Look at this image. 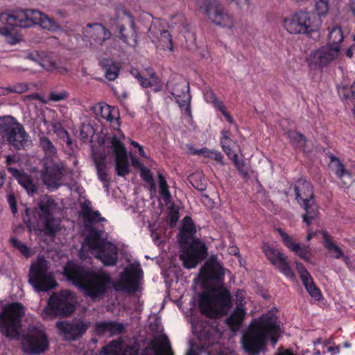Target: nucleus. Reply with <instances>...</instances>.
<instances>
[{
  "instance_id": "nucleus-11",
  "label": "nucleus",
  "mask_w": 355,
  "mask_h": 355,
  "mask_svg": "<svg viewBox=\"0 0 355 355\" xmlns=\"http://www.w3.org/2000/svg\"><path fill=\"white\" fill-rule=\"evenodd\" d=\"M74 311L75 305L72 301V293L68 290H62L53 293L49 297L44 314V316L66 317L70 315Z\"/></svg>"
},
{
  "instance_id": "nucleus-23",
  "label": "nucleus",
  "mask_w": 355,
  "mask_h": 355,
  "mask_svg": "<svg viewBox=\"0 0 355 355\" xmlns=\"http://www.w3.org/2000/svg\"><path fill=\"white\" fill-rule=\"evenodd\" d=\"M126 329V325L123 322L114 320H105L96 322L94 325V333L98 337L108 334L110 337L123 334Z\"/></svg>"
},
{
  "instance_id": "nucleus-3",
  "label": "nucleus",
  "mask_w": 355,
  "mask_h": 355,
  "mask_svg": "<svg viewBox=\"0 0 355 355\" xmlns=\"http://www.w3.org/2000/svg\"><path fill=\"white\" fill-rule=\"evenodd\" d=\"M281 327L277 318L270 312L261 315L252 321L248 331L242 337V345L245 352L256 355L266 347L269 340L272 345L277 343Z\"/></svg>"
},
{
  "instance_id": "nucleus-19",
  "label": "nucleus",
  "mask_w": 355,
  "mask_h": 355,
  "mask_svg": "<svg viewBox=\"0 0 355 355\" xmlns=\"http://www.w3.org/2000/svg\"><path fill=\"white\" fill-rule=\"evenodd\" d=\"M262 252L270 262L280 272L287 277H293L294 273L289 265L288 257L273 244L264 243L262 245Z\"/></svg>"
},
{
  "instance_id": "nucleus-21",
  "label": "nucleus",
  "mask_w": 355,
  "mask_h": 355,
  "mask_svg": "<svg viewBox=\"0 0 355 355\" xmlns=\"http://www.w3.org/2000/svg\"><path fill=\"white\" fill-rule=\"evenodd\" d=\"M111 32L103 24L99 23H89L83 29V39L89 42L94 49H100L103 44L111 37Z\"/></svg>"
},
{
  "instance_id": "nucleus-5",
  "label": "nucleus",
  "mask_w": 355,
  "mask_h": 355,
  "mask_svg": "<svg viewBox=\"0 0 355 355\" xmlns=\"http://www.w3.org/2000/svg\"><path fill=\"white\" fill-rule=\"evenodd\" d=\"M0 20L8 26L20 28H28L35 24L48 30H54L57 27L51 18L34 9L3 12L0 14Z\"/></svg>"
},
{
  "instance_id": "nucleus-34",
  "label": "nucleus",
  "mask_w": 355,
  "mask_h": 355,
  "mask_svg": "<svg viewBox=\"0 0 355 355\" xmlns=\"http://www.w3.org/2000/svg\"><path fill=\"white\" fill-rule=\"evenodd\" d=\"M245 311L241 306H236L230 315L226 319V324L232 331H237L245 318Z\"/></svg>"
},
{
  "instance_id": "nucleus-41",
  "label": "nucleus",
  "mask_w": 355,
  "mask_h": 355,
  "mask_svg": "<svg viewBox=\"0 0 355 355\" xmlns=\"http://www.w3.org/2000/svg\"><path fill=\"white\" fill-rule=\"evenodd\" d=\"M221 135L220 139L221 148L227 156L231 158L232 154H235L232 151L233 140L230 138L231 132L229 130H223Z\"/></svg>"
},
{
  "instance_id": "nucleus-50",
  "label": "nucleus",
  "mask_w": 355,
  "mask_h": 355,
  "mask_svg": "<svg viewBox=\"0 0 355 355\" xmlns=\"http://www.w3.org/2000/svg\"><path fill=\"white\" fill-rule=\"evenodd\" d=\"M140 176L144 181L150 185V190L155 189V181L150 169L146 167L142 168L140 170Z\"/></svg>"
},
{
  "instance_id": "nucleus-46",
  "label": "nucleus",
  "mask_w": 355,
  "mask_h": 355,
  "mask_svg": "<svg viewBox=\"0 0 355 355\" xmlns=\"http://www.w3.org/2000/svg\"><path fill=\"white\" fill-rule=\"evenodd\" d=\"M330 0H314V12L320 17H325L330 8Z\"/></svg>"
},
{
  "instance_id": "nucleus-44",
  "label": "nucleus",
  "mask_w": 355,
  "mask_h": 355,
  "mask_svg": "<svg viewBox=\"0 0 355 355\" xmlns=\"http://www.w3.org/2000/svg\"><path fill=\"white\" fill-rule=\"evenodd\" d=\"M159 195L165 202H168L171 199V195L169 191L168 183L162 173H158Z\"/></svg>"
},
{
  "instance_id": "nucleus-4",
  "label": "nucleus",
  "mask_w": 355,
  "mask_h": 355,
  "mask_svg": "<svg viewBox=\"0 0 355 355\" xmlns=\"http://www.w3.org/2000/svg\"><path fill=\"white\" fill-rule=\"evenodd\" d=\"M58 209V203L53 196L42 195L39 198L37 207L25 209L23 220L30 231L55 236L60 230V221L56 218Z\"/></svg>"
},
{
  "instance_id": "nucleus-43",
  "label": "nucleus",
  "mask_w": 355,
  "mask_h": 355,
  "mask_svg": "<svg viewBox=\"0 0 355 355\" xmlns=\"http://www.w3.org/2000/svg\"><path fill=\"white\" fill-rule=\"evenodd\" d=\"M121 347L122 341L121 340H113L103 347L101 354L103 355H119Z\"/></svg>"
},
{
  "instance_id": "nucleus-17",
  "label": "nucleus",
  "mask_w": 355,
  "mask_h": 355,
  "mask_svg": "<svg viewBox=\"0 0 355 355\" xmlns=\"http://www.w3.org/2000/svg\"><path fill=\"white\" fill-rule=\"evenodd\" d=\"M22 349L24 352L31 355H36L45 352L49 349V341L43 330L25 334L23 336Z\"/></svg>"
},
{
  "instance_id": "nucleus-28",
  "label": "nucleus",
  "mask_w": 355,
  "mask_h": 355,
  "mask_svg": "<svg viewBox=\"0 0 355 355\" xmlns=\"http://www.w3.org/2000/svg\"><path fill=\"white\" fill-rule=\"evenodd\" d=\"M196 227L191 216H187L182 220V225L178 236V241L180 245L192 241L196 238Z\"/></svg>"
},
{
  "instance_id": "nucleus-58",
  "label": "nucleus",
  "mask_w": 355,
  "mask_h": 355,
  "mask_svg": "<svg viewBox=\"0 0 355 355\" xmlns=\"http://www.w3.org/2000/svg\"><path fill=\"white\" fill-rule=\"evenodd\" d=\"M67 96V93L66 92L60 93L51 92L49 94V99L54 102H58L65 99Z\"/></svg>"
},
{
  "instance_id": "nucleus-49",
  "label": "nucleus",
  "mask_w": 355,
  "mask_h": 355,
  "mask_svg": "<svg viewBox=\"0 0 355 355\" xmlns=\"http://www.w3.org/2000/svg\"><path fill=\"white\" fill-rule=\"evenodd\" d=\"M204 98L206 102L211 103L213 106L218 110L224 105L223 103L219 101L216 94L211 90H207L204 93Z\"/></svg>"
},
{
  "instance_id": "nucleus-48",
  "label": "nucleus",
  "mask_w": 355,
  "mask_h": 355,
  "mask_svg": "<svg viewBox=\"0 0 355 355\" xmlns=\"http://www.w3.org/2000/svg\"><path fill=\"white\" fill-rule=\"evenodd\" d=\"M10 242L12 246L17 249L24 257H29L31 256V250L25 243L15 237H11Z\"/></svg>"
},
{
  "instance_id": "nucleus-64",
  "label": "nucleus",
  "mask_w": 355,
  "mask_h": 355,
  "mask_svg": "<svg viewBox=\"0 0 355 355\" xmlns=\"http://www.w3.org/2000/svg\"><path fill=\"white\" fill-rule=\"evenodd\" d=\"M132 164L134 167L137 168L139 170H141L142 168L145 167L142 163H141L135 157L132 158Z\"/></svg>"
},
{
  "instance_id": "nucleus-8",
  "label": "nucleus",
  "mask_w": 355,
  "mask_h": 355,
  "mask_svg": "<svg viewBox=\"0 0 355 355\" xmlns=\"http://www.w3.org/2000/svg\"><path fill=\"white\" fill-rule=\"evenodd\" d=\"M0 135L17 150L24 148L29 137L24 126L11 116L0 117Z\"/></svg>"
},
{
  "instance_id": "nucleus-42",
  "label": "nucleus",
  "mask_w": 355,
  "mask_h": 355,
  "mask_svg": "<svg viewBox=\"0 0 355 355\" xmlns=\"http://www.w3.org/2000/svg\"><path fill=\"white\" fill-rule=\"evenodd\" d=\"M132 74L137 79L139 85L143 87L148 88L153 86H159V79L154 72L150 75L149 78L143 77L137 71L135 73Z\"/></svg>"
},
{
  "instance_id": "nucleus-45",
  "label": "nucleus",
  "mask_w": 355,
  "mask_h": 355,
  "mask_svg": "<svg viewBox=\"0 0 355 355\" xmlns=\"http://www.w3.org/2000/svg\"><path fill=\"white\" fill-rule=\"evenodd\" d=\"M107 139L109 141L110 147L113 150L115 156L127 153L124 144L117 136L113 135Z\"/></svg>"
},
{
  "instance_id": "nucleus-37",
  "label": "nucleus",
  "mask_w": 355,
  "mask_h": 355,
  "mask_svg": "<svg viewBox=\"0 0 355 355\" xmlns=\"http://www.w3.org/2000/svg\"><path fill=\"white\" fill-rule=\"evenodd\" d=\"M115 170L119 177H124L130 173L127 153L115 156Z\"/></svg>"
},
{
  "instance_id": "nucleus-38",
  "label": "nucleus",
  "mask_w": 355,
  "mask_h": 355,
  "mask_svg": "<svg viewBox=\"0 0 355 355\" xmlns=\"http://www.w3.org/2000/svg\"><path fill=\"white\" fill-rule=\"evenodd\" d=\"M39 142L40 146L45 155L44 159H54L57 154V149L50 139L42 135L39 137Z\"/></svg>"
},
{
  "instance_id": "nucleus-10",
  "label": "nucleus",
  "mask_w": 355,
  "mask_h": 355,
  "mask_svg": "<svg viewBox=\"0 0 355 355\" xmlns=\"http://www.w3.org/2000/svg\"><path fill=\"white\" fill-rule=\"evenodd\" d=\"M47 261L39 258L30 268L28 282L37 292H46L58 285L53 275L48 272Z\"/></svg>"
},
{
  "instance_id": "nucleus-26",
  "label": "nucleus",
  "mask_w": 355,
  "mask_h": 355,
  "mask_svg": "<svg viewBox=\"0 0 355 355\" xmlns=\"http://www.w3.org/2000/svg\"><path fill=\"white\" fill-rule=\"evenodd\" d=\"M8 171L17 180L19 184L26 191L29 196H33L37 192V185L33 181L31 175L14 167H8Z\"/></svg>"
},
{
  "instance_id": "nucleus-20",
  "label": "nucleus",
  "mask_w": 355,
  "mask_h": 355,
  "mask_svg": "<svg viewBox=\"0 0 355 355\" xmlns=\"http://www.w3.org/2000/svg\"><path fill=\"white\" fill-rule=\"evenodd\" d=\"M167 89L173 96L176 103L181 109L184 108L187 115L191 116V96L189 92V85L184 80L175 82L171 80L167 83Z\"/></svg>"
},
{
  "instance_id": "nucleus-57",
  "label": "nucleus",
  "mask_w": 355,
  "mask_h": 355,
  "mask_svg": "<svg viewBox=\"0 0 355 355\" xmlns=\"http://www.w3.org/2000/svg\"><path fill=\"white\" fill-rule=\"evenodd\" d=\"M82 216L83 219L89 218V215L94 211L91 206L90 202H85L82 206Z\"/></svg>"
},
{
  "instance_id": "nucleus-56",
  "label": "nucleus",
  "mask_w": 355,
  "mask_h": 355,
  "mask_svg": "<svg viewBox=\"0 0 355 355\" xmlns=\"http://www.w3.org/2000/svg\"><path fill=\"white\" fill-rule=\"evenodd\" d=\"M54 131L60 137L63 139L67 137L68 144L71 143L68 132L62 125H59L58 128L55 127Z\"/></svg>"
},
{
  "instance_id": "nucleus-15",
  "label": "nucleus",
  "mask_w": 355,
  "mask_h": 355,
  "mask_svg": "<svg viewBox=\"0 0 355 355\" xmlns=\"http://www.w3.org/2000/svg\"><path fill=\"white\" fill-rule=\"evenodd\" d=\"M66 173L67 166L63 162L54 159H43L42 178L48 187L58 189Z\"/></svg>"
},
{
  "instance_id": "nucleus-16",
  "label": "nucleus",
  "mask_w": 355,
  "mask_h": 355,
  "mask_svg": "<svg viewBox=\"0 0 355 355\" xmlns=\"http://www.w3.org/2000/svg\"><path fill=\"white\" fill-rule=\"evenodd\" d=\"M112 26H116L119 32V38L126 44H128L129 37L133 38L134 43L137 41V31L135 28V18L127 10L118 11L114 18L111 19Z\"/></svg>"
},
{
  "instance_id": "nucleus-35",
  "label": "nucleus",
  "mask_w": 355,
  "mask_h": 355,
  "mask_svg": "<svg viewBox=\"0 0 355 355\" xmlns=\"http://www.w3.org/2000/svg\"><path fill=\"white\" fill-rule=\"evenodd\" d=\"M94 164L96 168L98 178L103 182V187L107 189L111 178L107 173V166L105 158H95Z\"/></svg>"
},
{
  "instance_id": "nucleus-7",
  "label": "nucleus",
  "mask_w": 355,
  "mask_h": 355,
  "mask_svg": "<svg viewBox=\"0 0 355 355\" xmlns=\"http://www.w3.org/2000/svg\"><path fill=\"white\" fill-rule=\"evenodd\" d=\"M295 199L297 203L304 209L302 220L307 226L312 224L318 214V205L315 200V195L312 184L304 179H299L294 185Z\"/></svg>"
},
{
  "instance_id": "nucleus-36",
  "label": "nucleus",
  "mask_w": 355,
  "mask_h": 355,
  "mask_svg": "<svg viewBox=\"0 0 355 355\" xmlns=\"http://www.w3.org/2000/svg\"><path fill=\"white\" fill-rule=\"evenodd\" d=\"M321 234L323 239V245L329 252H334L335 254L334 257L336 259H340L343 257V250L337 245V244L332 240L331 236L329 232L324 230L321 231Z\"/></svg>"
},
{
  "instance_id": "nucleus-12",
  "label": "nucleus",
  "mask_w": 355,
  "mask_h": 355,
  "mask_svg": "<svg viewBox=\"0 0 355 355\" xmlns=\"http://www.w3.org/2000/svg\"><path fill=\"white\" fill-rule=\"evenodd\" d=\"M180 248L182 254L180 258L183 262V266L188 269L195 268L207 256V248L199 239L180 245Z\"/></svg>"
},
{
  "instance_id": "nucleus-52",
  "label": "nucleus",
  "mask_w": 355,
  "mask_h": 355,
  "mask_svg": "<svg viewBox=\"0 0 355 355\" xmlns=\"http://www.w3.org/2000/svg\"><path fill=\"white\" fill-rule=\"evenodd\" d=\"M40 64L46 71H56L58 69L57 62L47 57L42 58Z\"/></svg>"
},
{
  "instance_id": "nucleus-24",
  "label": "nucleus",
  "mask_w": 355,
  "mask_h": 355,
  "mask_svg": "<svg viewBox=\"0 0 355 355\" xmlns=\"http://www.w3.org/2000/svg\"><path fill=\"white\" fill-rule=\"evenodd\" d=\"M280 236L284 245L291 252L299 256L306 261L309 260L310 248L309 245H301L295 242V241L286 233L282 228H276L275 230Z\"/></svg>"
},
{
  "instance_id": "nucleus-55",
  "label": "nucleus",
  "mask_w": 355,
  "mask_h": 355,
  "mask_svg": "<svg viewBox=\"0 0 355 355\" xmlns=\"http://www.w3.org/2000/svg\"><path fill=\"white\" fill-rule=\"evenodd\" d=\"M7 201L10 207V209L13 215L17 213V199L14 193H10L8 195Z\"/></svg>"
},
{
  "instance_id": "nucleus-47",
  "label": "nucleus",
  "mask_w": 355,
  "mask_h": 355,
  "mask_svg": "<svg viewBox=\"0 0 355 355\" xmlns=\"http://www.w3.org/2000/svg\"><path fill=\"white\" fill-rule=\"evenodd\" d=\"M229 159L232 161L239 173H241L243 177H247L248 175V169L246 167L245 162L243 159H239L236 153L232 154L231 158Z\"/></svg>"
},
{
  "instance_id": "nucleus-2",
  "label": "nucleus",
  "mask_w": 355,
  "mask_h": 355,
  "mask_svg": "<svg viewBox=\"0 0 355 355\" xmlns=\"http://www.w3.org/2000/svg\"><path fill=\"white\" fill-rule=\"evenodd\" d=\"M225 271L216 256H211L201 268L202 277L215 283L199 296L200 312L207 318L220 319L233 306L230 291L224 284Z\"/></svg>"
},
{
  "instance_id": "nucleus-9",
  "label": "nucleus",
  "mask_w": 355,
  "mask_h": 355,
  "mask_svg": "<svg viewBox=\"0 0 355 355\" xmlns=\"http://www.w3.org/2000/svg\"><path fill=\"white\" fill-rule=\"evenodd\" d=\"M195 6L214 24L230 29L234 26V17L217 0H195Z\"/></svg>"
},
{
  "instance_id": "nucleus-22",
  "label": "nucleus",
  "mask_w": 355,
  "mask_h": 355,
  "mask_svg": "<svg viewBox=\"0 0 355 355\" xmlns=\"http://www.w3.org/2000/svg\"><path fill=\"white\" fill-rule=\"evenodd\" d=\"M338 49L323 46L311 53L308 64L311 70L321 69L329 65L338 56Z\"/></svg>"
},
{
  "instance_id": "nucleus-25",
  "label": "nucleus",
  "mask_w": 355,
  "mask_h": 355,
  "mask_svg": "<svg viewBox=\"0 0 355 355\" xmlns=\"http://www.w3.org/2000/svg\"><path fill=\"white\" fill-rule=\"evenodd\" d=\"M296 268L306 291L315 300L320 301L322 297V293L313 282L309 272L302 263L299 262H296Z\"/></svg>"
},
{
  "instance_id": "nucleus-62",
  "label": "nucleus",
  "mask_w": 355,
  "mask_h": 355,
  "mask_svg": "<svg viewBox=\"0 0 355 355\" xmlns=\"http://www.w3.org/2000/svg\"><path fill=\"white\" fill-rule=\"evenodd\" d=\"M162 37H166L168 39V46H167V48L170 50V51H173V43H172V39H171V34L169 33L168 31H163V33H162Z\"/></svg>"
},
{
  "instance_id": "nucleus-61",
  "label": "nucleus",
  "mask_w": 355,
  "mask_h": 355,
  "mask_svg": "<svg viewBox=\"0 0 355 355\" xmlns=\"http://www.w3.org/2000/svg\"><path fill=\"white\" fill-rule=\"evenodd\" d=\"M340 345L329 346L327 347V351L331 354V355H337L340 352Z\"/></svg>"
},
{
  "instance_id": "nucleus-54",
  "label": "nucleus",
  "mask_w": 355,
  "mask_h": 355,
  "mask_svg": "<svg viewBox=\"0 0 355 355\" xmlns=\"http://www.w3.org/2000/svg\"><path fill=\"white\" fill-rule=\"evenodd\" d=\"M85 222L91 224H96L99 222L105 221V218L101 216L99 211H94L89 216V218H85Z\"/></svg>"
},
{
  "instance_id": "nucleus-30",
  "label": "nucleus",
  "mask_w": 355,
  "mask_h": 355,
  "mask_svg": "<svg viewBox=\"0 0 355 355\" xmlns=\"http://www.w3.org/2000/svg\"><path fill=\"white\" fill-rule=\"evenodd\" d=\"M103 233V230H97L94 227L88 229L86 241L89 248L96 250L109 242L106 239L102 237Z\"/></svg>"
},
{
  "instance_id": "nucleus-13",
  "label": "nucleus",
  "mask_w": 355,
  "mask_h": 355,
  "mask_svg": "<svg viewBox=\"0 0 355 355\" xmlns=\"http://www.w3.org/2000/svg\"><path fill=\"white\" fill-rule=\"evenodd\" d=\"M311 16L308 12H297L284 19V26L291 34L309 35L318 28L311 21Z\"/></svg>"
},
{
  "instance_id": "nucleus-31",
  "label": "nucleus",
  "mask_w": 355,
  "mask_h": 355,
  "mask_svg": "<svg viewBox=\"0 0 355 355\" xmlns=\"http://www.w3.org/2000/svg\"><path fill=\"white\" fill-rule=\"evenodd\" d=\"M331 163L336 162L335 175L340 180L345 186L349 184L352 181V173L345 168V165L334 155L331 154L329 156Z\"/></svg>"
},
{
  "instance_id": "nucleus-14",
  "label": "nucleus",
  "mask_w": 355,
  "mask_h": 355,
  "mask_svg": "<svg viewBox=\"0 0 355 355\" xmlns=\"http://www.w3.org/2000/svg\"><path fill=\"white\" fill-rule=\"evenodd\" d=\"M193 331L197 336L202 349H207L217 343L220 337L216 322L210 323L206 320H198L193 324Z\"/></svg>"
},
{
  "instance_id": "nucleus-29",
  "label": "nucleus",
  "mask_w": 355,
  "mask_h": 355,
  "mask_svg": "<svg viewBox=\"0 0 355 355\" xmlns=\"http://www.w3.org/2000/svg\"><path fill=\"white\" fill-rule=\"evenodd\" d=\"M96 114L112 123L119 125V111L114 106H110L105 103H101L95 107Z\"/></svg>"
},
{
  "instance_id": "nucleus-1",
  "label": "nucleus",
  "mask_w": 355,
  "mask_h": 355,
  "mask_svg": "<svg viewBox=\"0 0 355 355\" xmlns=\"http://www.w3.org/2000/svg\"><path fill=\"white\" fill-rule=\"evenodd\" d=\"M64 275L73 285L83 291L86 296L92 300H101L105 297L111 285L116 291L135 293L139 288L143 271L139 264L130 265L124 269L119 280L114 283L107 272H94L68 262L64 267Z\"/></svg>"
},
{
  "instance_id": "nucleus-27",
  "label": "nucleus",
  "mask_w": 355,
  "mask_h": 355,
  "mask_svg": "<svg viewBox=\"0 0 355 355\" xmlns=\"http://www.w3.org/2000/svg\"><path fill=\"white\" fill-rule=\"evenodd\" d=\"M96 250L98 251L96 258L101 261L105 266H112L116 263L118 251L116 245L110 241Z\"/></svg>"
},
{
  "instance_id": "nucleus-18",
  "label": "nucleus",
  "mask_w": 355,
  "mask_h": 355,
  "mask_svg": "<svg viewBox=\"0 0 355 355\" xmlns=\"http://www.w3.org/2000/svg\"><path fill=\"white\" fill-rule=\"evenodd\" d=\"M90 322L81 319H73L71 321H59L56 323V327L65 340L75 341L81 338L89 327Z\"/></svg>"
},
{
  "instance_id": "nucleus-40",
  "label": "nucleus",
  "mask_w": 355,
  "mask_h": 355,
  "mask_svg": "<svg viewBox=\"0 0 355 355\" xmlns=\"http://www.w3.org/2000/svg\"><path fill=\"white\" fill-rule=\"evenodd\" d=\"M287 136L291 144L295 145L297 148L304 150L307 143V138L302 133L295 130H289Z\"/></svg>"
},
{
  "instance_id": "nucleus-32",
  "label": "nucleus",
  "mask_w": 355,
  "mask_h": 355,
  "mask_svg": "<svg viewBox=\"0 0 355 355\" xmlns=\"http://www.w3.org/2000/svg\"><path fill=\"white\" fill-rule=\"evenodd\" d=\"M338 94L341 101L355 110V82L352 85H341L338 87Z\"/></svg>"
},
{
  "instance_id": "nucleus-59",
  "label": "nucleus",
  "mask_w": 355,
  "mask_h": 355,
  "mask_svg": "<svg viewBox=\"0 0 355 355\" xmlns=\"http://www.w3.org/2000/svg\"><path fill=\"white\" fill-rule=\"evenodd\" d=\"M90 132V133H92V128L91 126L89 125H83L80 130V138L83 141H87L89 137V135L88 134V132Z\"/></svg>"
},
{
  "instance_id": "nucleus-39",
  "label": "nucleus",
  "mask_w": 355,
  "mask_h": 355,
  "mask_svg": "<svg viewBox=\"0 0 355 355\" xmlns=\"http://www.w3.org/2000/svg\"><path fill=\"white\" fill-rule=\"evenodd\" d=\"M344 36L341 28L338 26L332 27L329 33V43L327 46H330L331 49H338V53L340 51V43L343 41Z\"/></svg>"
},
{
  "instance_id": "nucleus-53",
  "label": "nucleus",
  "mask_w": 355,
  "mask_h": 355,
  "mask_svg": "<svg viewBox=\"0 0 355 355\" xmlns=\"http://www.w3.org/2000/svg\"><path fill=\"white\" fill-rule=\"evenodd\" d=\"M10 92L16 94H23L28 90V85L26 83H18L9 86Z\"/></svg>"
},
{
  "instance_id": "nucleus-60",
  "label": "nucleus",
  "mask_w": 355,
  "mask_h": 355,
  "mask_svg": "<svg viewBox=\"0 0 355 355\" xmlns=\"http://www.w3.org/2000/svg\"><path fill=\"white\" fill-rule=\"evenodd\" d=\"M218 110L222 113V114L225 116V118L227 119V121L232 123L234 120L232 117V116L226 111L225 107L223 105L221 108H219Z\"/></svg>"
},
{
  "instance_id": "nucleus-6",
  "label": "nucleus",
  "mask_w": 355,
  "mask_h": 355,
  "mask_svg": "<svg viewBox=\"0 0 355 355\" xmlns=\"http://www.w3.org/2000/svg\"><path fill=\"white\" fill-rule=\"evenodd\" d=\"M24 315L25 307L20 302H12L5 306L0 314V332L10 339L17 338Z\"/></svg>"
},
{
  "instance_id": "nucleus-63",
  "label": "nucleus",
  "mask_w": 355,
  "mask_h": 355,
  "mask_svg": "<svg viewBox=\"0 0 355 355\" xmlns=\"http://www.w3.org/2000/svg\"><path fill=\"white\" fill-rule=\"evenodd\" d=\"M6 42L10 45H15L19 42V39L17 35H11L6 38Z\"/></svg>"
},
{
  "instance_id": "nucleus-51",
  "label": "nucleus",
  "mask_w": 355,
  "mask_h": 355,
  "mask_svg": "<svg viewBox=\"0 0 355 355\" xmlns=\"http://www.w3.org/2000/svg\"><path fill=\"white\" fill-rule=\"evenodd\" d=\"M205 157L213 159L221 166L225 165L224 156L220 151L209 150L207 148Z\"/></svg>"
},
{
  "instance_id": "nucleus-33",
  "label": "nucleus",
  "mask_w": 355,
  "mask_h": 355,
  "mask_svg": "<svg viewBox=\"0 0 355 355\" xmlns=\"http://www.w3.org/2000/svg\"><path fill=\"white\" fill-rule=\"evenodd\" d=\"M100 66L105 71V76L109 80H114L120 71V65L112 58H103L99 62Z\"/></svg>"
}]
</instances>
